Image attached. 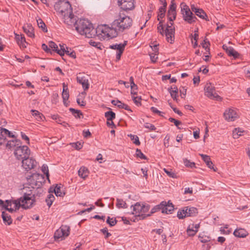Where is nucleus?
<instances>
[{
	"label": "nucleus",
	"mask_w": 250,
	"mask_h": 250,
	"mask_svg": "<svg viewBox=\"0 0 250 250\" xmlns=\"http://www.w3.org/2000/svg\"><path fill=\"white\" fill-rule=\"evenodd\" d=\"M37 24L39 28H42V29L44 32L47 31V29L46 27V25H45V23H44V22L41 19L39 18V19H37Z\"/></svg>",
	"instance_id": "40"
},
{
	"label": "nucleus",
	"mask_w": 250,
	"mask_h": 250,
	"mask_svg": "<svg viewBox=\"0 0 250 250\" xmlns=\"http://www.w3.org/2000/svg\"><path fill=\"white\" fill-rule=\"evenodd\" d=\"M200 155L202 157L203 160L206 163L207 166L210 169H212L214 171L215 169L214 168L212 162L210 161L209 157L207 155L200 154Z\"/></svg>",
	"instance_id": "23"
},
{
	"label": "nucleus",
	"mask_w": 250,
	"mask_h": 250,
	"mask_svg": "<svg viewBox=\"0 0 250 250\" xmlns=\"http://www.w3.org/2000/svg\"><path fill=\"white\" fill-rule=\"evenodd\" d=\"M60 50L58 51V54L60 56H63L65 53L71 58H75V52L72 50L70 48L66 47L64 44H60Z\"/></svg>",
	"instance_id": "14"
},
{
	"label": "nucleus",
	"mask_w": 250,
	"mask_h": 250,
	"mask_svg": "<svg viewBox=\"0 0 250 250\" xmlns=\"http://www.w3.org/2000/svg\"><path fill=\"white\" fill-rule=\"evenodd\" d=\"M167 6V2L165 1L164 5L161 6L159 9V12L158 14V20L159 21L160 19H162L165 16L166 12V7Z\"/></svg>",
	"instance_id": "30"
},
{
	"label": "nucleus",
	"mask_w": 250,
	"mask_h": 250,
	"mask_svg": "<svg viewBox=\"0 0 250 250\" xmlns=\"http://www.w3.org/2000/svg\"><path fill=\"white\" fill-rule=\"evenodd\" d=\"M188 210L189 216H194L197 214V209L193 207L188 206Z\"/></svg>",
	"instance_id": "38"
},
{
	"label": "nucleus",
	"mask_w": 250,
	"mask_h": 250,
	"mask_svg": "<svg viewBox=\"0 0 250 250\" xmlns=\"http://www.w3.org/2000/svg\"><path fill=\"white\" fill-rule=\"evenodd\" d=\"M187 89L183 87L180 89V92L181 94V97L182 98H185L186 95Z\"/></svg>",
	"instance_id": "61"
},
{
	"label": "nucleus",
	"mask_w": 250,
	"mask_h": 250,
	"mask_svg": "<svg viewBox=\"0 0 250 250\" xmlns=\"http://www.w3.org/2000/svg\"><path fill=\"white\" fill-rule=\"evenodd\" d=\"M129 81L130 83V86L131 88H132L133 87H136V89H137V86L134 83L133 78L132 77H130Z\"/></svg>",
	"instance_id": "62"
},
{
	"label": "nucleus",
	"mask_w": 250,
	"mask_h": 250,
	"mask_svg": "<svg viewBox=\"0 0 250 250\" xmlns=\"http://www.w3.org/2000/svg\"><path fill=\"white\" fill-rule=\"evenodd\" d=\"M116 207L118 208H127V204H126L125 202L124 201L123 199H117V203H116Z\"/></svg>",
	"instance_id": "36"
},
{
	"label": "nucleus",
	"mask_w": 250,
	"mask_h": 250,
	"mask_svg": "<svg viewBox=\"0 0 250 250\" xmlns=\"http://www.w3.org/2000/svg\"><path fill=\"white\" fill-rule=\"evenodd\" d=\"M134 0H118V3L125 10H130L134 8Z\"/></svg>",
	"instance_id": "16"
},
{
	"label": "nucleus",
	"mask_w": 250,
	"mask_h": 250,
	"mask_svg": "<svg viewBox=\"0 0 250 250\" xmlns=\"http://www.w3.org/2000/svg\"><path fill=\"white\" fill-rule=\"evenodd\" d=\"M77 81L78 83L82 85L84 90H85L89 88L88 80L85 79L84 77H77Z\"/></svg>",
	"instance_id": "25"
},
{
	"label": "nucleus",
	"mask_w": 250,
	"mask_h": 250,
	"mask_svg": "<svg viewBox=\"0 0 250 250\" xmlns=\"http://www.w3.org/2000/svg\"><path fill=\"white\" fill-rule=\"evenodd\" d=\"M227 53L229 56H232L234 59L238 58L240 56L239 53L235 51L232 47L229 48V50Z\"/></svg>",
	"instance_id": "35"
},
{
	"label": "nucleus",
	"mask_w": 250,
	"mask_h": 250,
	"mask_svg": "<svg viewBox=\"0 0 250 250\" xmlns=\"http://www.w3.org/2000/svg\"><path fill=\"white\" fill-rule=\"evenodd\" d=\"M104 116L107 121L113 120L115 118V113L111 111L106 112L104 114Z\"/></svg>",
	"instance_id": "41"
},
{
	"label": "nucleus",
	"mask_w": 250,
	"mask_h": 250,
	"mask_svg": "<svg viewBox=\"0 0 250 250\" xmlns=\"http://www.w3.org/2000/svg\"><path fill=\"white\" fill-rule=\"evenodd\" d=\"M205 95L211 99L219 101L221 97L216 93L214 86L211 83H207L205 87Z\"/></svg>",
	"instance_id": "10"
},
{
	"label": "nucleus",
	"mask_w": 250,
	"mask_h": 250,
	"mask_svg": "<svg viewBox=\"0 0 250 250\" xmlns=\"http://www.w3.org/2000/svg\"><path fill=\"white\" fill-rule=\"evenodd\" d=\"M228 229V225H226L225 228H220V231L221 232L225 234H228L230 232V230L227 229L226 230L225 229Z\"/></svg>",
	"instance_id": "59"
},
{
	"label": "nucleus",
	"mask_w": 250,
	"mask_h": 250,
	"mask_svg": "<svg viewBox=\"0 0 250 250\" xmlns=\"http://www.w3.org/2000/svg\"><path fill=\"white\" fill-rule=\"evenodd\" d=\"M184 163L187 167H195V163L194 162H191L187 159L184 160Z\"/></svg>",
	"instance_id": "52"
},
{
	"label": "nucleus",
	"mask_w": 250,
	"mask_h": 250,
	"mask_svg": "<svg viewBox=\"0 0 250 250\" xmlns=\"http://www.w3.org/2000/svg\"><path fill=\"white\" fill-rule=\"evenodd\" d=\"M69 227L66 225L62 226L59 229L57 230L54 234L55 239H61L62 240L69 234Z\"/></svg>",
	"instance_id": "11"
},
{
	"label": "nucleus",
	"mask_w": 250,
	"mask_h": 250,
	"mask_svg": "<svg viewBox=\"0 0 250 250\" xmlns=\"http://www.w3.org/2000/svg\"><path fill=\"white\" fill-rule=\"evenodd\" d=\"M181 12L184 20L188 23H192L196 21L197 19L196 17L193 15L188 6L184 5L181 9Z\"/></svg>",
	"instance_id": "9"
},
{
	"label": "nucleus",
	"mask_w": 250,
	"mask_h": 250,
	"mask_svg": "<svg viewBox=\"0 0 250 250\" xmlns=\"http://www.w3.org/2000/svg\"><path fill=\"white\" fill-rule=\"evenodd\" d=\"M159 207H161L162 212L163 213L171 214L174 209L172 204L169 202H162Z\"/></svg>",
	"instance_id": "17"
},
{
	"label": "nucleus",
	"mask_w": 250,
	"mask_h": 250,
	"mask_svg": "<svg viewBox=\"0 0 250 250\" xmlns=\"http://www.w3.org/2000/svg\"><path fill=\"white\" fill-rule=\"evenodd\" d=\"M168 91L170 94L172 98L175 100L177 101V95L178 91V89L177 87L174 86L173 88L168 89Z\"/></svg>",
	"instance_id": "34"
},
{
	"label": "nucleus",
	"mask_w": 250,
	"mask_h": 250,
	"mask_svg": "<svg viewBox=\"0 0 250 250\" xmlns=\"http://www.w3.org/2000/svg\"><path fill=\"white\" fill-rule=\"evenodd\" d=\"M1 135H7L9 137H14V135H12V133L7 129L3 128H0Z\"/></svg>",
	"instance_id": "45"
},
{
	"label": "nucleus",
	"mask_w": 250,
	"mask_h": 250,
	"mask_svg": "<svg viewBox=\"0 0 250 250\" xmlns=\"http://www.w3.org/2000/svg\"><path fill=\"white\" fill-rule=\"evenodd\" d=\"M55 9L66 24L72 26L76 23V17L73 14L71 5L68 1H59L55 4Z\"/></svg>",
	"instance_id": "3"
},
{
	"label": "nucleus",
	"mask_w": 250,
	"mask_h": 250,
	"mask_svg": "<svg viewBox=\"0 0 250 250\" xmlns=\"http://www.w3.org/2000/svg\"><path fill=\"white\" fill-rule=\"evenodd\" d=\"M20 143V141H18L16 139H12L10 140L7 141V143L6 144V147L7 148L11 149L14 147H15L16 145H19V143Z\"/></svg>",
	"instance_id": "29"
},
{
	"label": "nucleus",
	"mask_w": 250,
	"mask_h": 250,
	"mask_svg": "<svg viewBox=\"0 0 250 250\" xmlns=\"http://www.w3.org/2000/svg\"><path fill=\"white\" fill-rule=\"evenodd\" d=\"M156 55V54H151L150 55V59L153 62H156L158 59V57Z\"/></svg>",
	"instance_id": "64"
},
{
	"label": "nucleus",
	"mask_w": 250,
	"mask_h": 250,
	"mask_svg": "<svg viewBox=\"0 0 250 250\" xmlns=\"http://www.w3.org/2000/svg\"><path fill=\"white\" fill-rule=\"evenodd\" d=\"M132 98L136 105H141V98L140 97H135V95H133L132 96Z\"/></svg>",
	"instance_id": "51"
},
{
	"label": "nucleus",
	"mask_w": 250,
	"mask_h": 250,
	"mask_svg": "<svg viewBox=\"0 0 250 250\" xmlns=\"http://www.w3.org/2000/svg\"><path fill=\"white\" fill-rule=\"evenodd\" d=\"M42 170L43 172V173L46 175L47 178L48 179L49 172L47 166L46 165H43L42 167Z\"/></svg>",
	"instance_id": "54"
},
{
	"label": "nucleus",
	"mask_w": 250,
	"mask_h": 250,
	"mask_svg": "<svg viewBox=\"0 0 250 250\" xmlns=\"http://www.w3.org/2000/svg\"><path fill=\"white\" fill-rule=\"evenodd\" d=\"M15 39L17 41L18 44L21 47L25 48L27 44L25 37L22 35L15 34Z\"/></svg>",
	"instance_id": "20"
},
{
	"label": "nucleus",
	"mask_w": 250,
	"mask_h": 250,
	"mask_svg": "<svg viewBox=\"0 0 250 250\" xmlns=\"http://www.w3.org/2000/svg\"><path fill=\"white\" fill-rule=\"evenodd\" d=\"M224 116L229 122L234 121L239 117L236 110L232 108L227 109L224 113Z\"/></svg>",
	"instance_id": "13"
},
{
	"label": "nucleus",
	"mask_w": 250,
	"mask_h": 250,
	"mask_svg": "<svg viewBox=\"0 0 250 250\" xmlns=\"http://www.w3.org/2000/svg\"><path fill=\"white\" fill-rule=\"evenodd\" d=\"M36 164V161L32 158H29V156L22 160V166L26 170L34 168Z\"/></svg>",
	"instance_id": "15"
},
{
	"label": "nucleus",
	"mask_w": 250,
	"mask_h": 250,
	"mask_svg": "<svg viewBox=\"0 0 250 250\" xmlns=\"http://www.w3.org/2000/svg\"><path fill=\"white\" fill-rule=\"evenodd\" d=\"M176 5L175 3L174 2V0H172L171 1V3H170L168 10L173 11H176Z\"/></svg>",
	"instance_id": "58"
},
{
	"label": "nucleus",
	"mask_w": 250,
	"mask_h": 250,
	"mask_svg": "<svg viewBox=\"0 0 250 250\" xmlns=\"http://www.w3.org/2000/svg\"><path fill=\"white\" fill-rule=\"evenodd\" d=\"M2 218L3 222L7 224L8 225H10L12 222V220L10 215H9L7 213L4 211H2Z\"/></svg>",
	"instance_id": "32"
},
{
	"label": "nucleus",
	"mask_w": 250,
	"mask_h": 250,
	"mask_svg": "<svg viewBox=\"0 0 250 250\" xmlns=\"http://www.w3.org/2000/svg\"><path fill=\"white\" fill-rule=\"evenodd\" d=\"M111 103L115 105H117L119 108L125 109L126 110L131 111V109L129 106L127 104L122 103L121 101L119 100H112Z\"/></svg>",
	"instance_id": "26"
},
{
	"label": "nucleus",
	"mask_w": 250,
	"mask_h": 250,
	"mask_svg": "<svg viewBox=\"0 0 250 250\" xmlns=\"http://www.w3.org/2000/svg\"><path fill=\"white\" fill-rule=\"evenodd\" d=\"M136 155L138 157H139L142 159H144V160L146 159V156L142 152V151H141L140 149H139L138 148L136 149Z\"/></svg>",
	"instance_id": "50"
},
{
	"label": "nucleus",
	"mask_w": 250,
	"mask_h": 250,
	"mask_svg": "<svg viewBox=\"0 0 250 250\" xmlns=\"http://www.w3.org/2000/svg\"><path fill=\"white\" fill-rule=\"evenodd\" d=\"M188 207H185L181 209H180L177 212V217L179 219H183L185 217H188Z\"/></svg>",
	"instance_id": "24"
},
{
	"label": "nucleus",
	"mask_w": 250,
	"mask_h": 250,
	"mask_svg": "<svg viewBox=\"0 0 250 250\" xmlns=\"http://www.w3.org/2000/svg\"><path fill=\"white\" fill-rule=\"evenodd\" d=\"M176 11L168 10L167 18L169 21H173L176 18Z\"/></svg>",
	"instance_id": "42"
},
{
	"label": "nucleus",
	"mask_w": 250,
	"mask_h": 250,
	"mask_svg": "<svg viewBox=\"0 0 250 250\" xmlns=\"http://www.w3.org/2000/svg\"><path fill=\"white\" fill-rule=\"evenodd\" d=\"M31 111L32 112V115L36 118L37 121H43L44 119V117L43 116V115L38 111L32 109Z\"/></svg>",
	"instance_id": "31"
},
{
	"label": "nucleus",
	"mask_w": 250,
	"mask_h": 250,
	"mask_svg": "<svg viewBox=\"0 0 250 250\" xmlns=\"http://www.w3.org/2000/svg\"><path fill=\"white\" fill-rule=\"evenodd\" d=\"M89 43L90 45L98 49H101L103 47V45L100 42H95L93 40H90L89 42Z\"/></svg>",
	"instance_id": "43"
},
{
	"label": "nucleus",
	"mask_w": 250,
	"mask_h": 250,
	"mask_svg": "<svg viewBox=\"0 0 250 250\" xmlns=\"http://www.w3.org/2000/svg\"><path fill=\"white\" fill-rule=\"evenodd\" d=\"M173 23L170 22V25H168L165 31L164 30V27L161 21H160L157 27L158 32L161 34H165L166 39L167 42L172 43L174 41V28L172 27Z\"/></svg>",
	"instance_id": "5"
},
{
	"label": "nucleus",
	"mask_w": 250,
	"mask_h": 250,
	"mask_svg": "<svg viewBox=\"0 0 250 250\" xmlns=\"http://www.w3.org/2000/svg\"><path fill=\"white\" fill-rule=\"evenodd\" d=\"M28 180L31 187L34 189L38 188L41 186L42 182L44 180V177L42 174L34 173Z\"/></svg>",
	"instance_id": "7"
},
{
	"label": "nucleus",
	"mask_w": 250,
	"mask_h": 250,
	"mask_svg": "<svg viewBox=\"0 0 250 250\" xmlns=\"http://www.w3.org/2000/svg\"><path fill=\"white\" fill-rule=\"evenodd\" d=\"M116 220L115 219L113 218H110L108 217L107 219L106 220V223L108 224L110 226H113L116 224Z\"/></svg>",
	"instance_id": "53"
},
{
	"label": "nucleus",
	"mask_w": 250,
	"mask_h": 250,
	"mask_svg": "<svg viewBox=\"0 0 250 250\" xmlns=\"http://www.w3.org/2000/svg\"><path fill=\"white\" fill-rule=\"evenodd\" d=\"M101 230L104 234H105V238H107L111 235V234L108 232L107 229L106 228L102 229Z\"/></svg>",
	"instance_id": "60"
},
{
	"label": "nucleus",
	"mask_w": 250,
	"mask_h": 250,
	"mask_svg": "<svg viewBox=\"0 0 250 250\" xmlns=\"http://www.w3.org/2000/svg\"><path fill=\"white\" fill-rule=\"evenodd\" d=\"M54 200L55 197L53 194L49 193L45 199V202L49 207L52 205Z\"/></svg>",
	"instance_id": "37"
},
{
	"label": "nucleus",
	"mask_w": 250,
	"mask_h": 250,
	"mask_svg": "<svg viewBox=\"0 0 250 250\" xmlns=\"http://www.w3.org/2000/svg\"><path fill=\"white\" fill-rule=\"evenodd\" d=\"M77 103L81 106H84L85 105V102L79 98L77 99Z\"/></svg>",
	"instance_id": "63"
},
{
	"label": "nucleus",
	"mask_w": 250,
	"mask_h": 250,
	"mask_svg": "<svg viewBox=\"0 0 250 250\" xmlns=\"http://www.w3.org/2000/svg\"><path fill=\"white\" fill-rule=\"evenodd\" d=\"M199 226V224L189 225L187 229L188 235L190 236H194L198 231Z\"/></svg>",
	"instance_id": "18"
},
{
	"label": "nucleus",
	"mask_w": 250,
	"mask_h": 250,
	"mask_svg": "<svg viewBox=\"0 0 250 250\" xmlns=\"http://www.w3.org/2000/svg\"><path fill=\"white\" fill-rule=\"evenodd\" d=\"M164 171L167 174V175L171 178H175L176 175L171 169H164Z\"/></svg>",
	"instance_id": "49"
},
{
	"label": "nucleus",
	"mask_w": 250,
	"mask_h": 250,
	"mask_svg": "<svg viewBox=\"0 0 250 250\" xmlns=\"http://www.w3.org/2000/svg\"><path fill=\"white\" fill-rule=\"evenodd\" d=\"M233 234L237 237L244 238L248 235V232L245 229H238L234 231Z\"/></svg>",
	"instance_id": "22"
},
{
	"label": "nucleus",
	"mask_w": 250,
	"mask_h": 250,
	"mask_svg": "<svg viewBox=\"0 0 250 250\" xmlns=\"http://www.w3.org/2000/svg\"><path fill=\"white\" fill-rule=\"evenodd\" d=\"M128 136L130 137L131 140L133 141V143L135 144L136 145H139L140 144L139 138L137 136L132 134H130Z\"/></svg>",
	"instance_id": "48"
},
{
	"label": "nucleus",
	"mask_w": 250,
	"mask_h": 250,
	"mask_svg": "<svg viewBox=\"0 0 250 250\" xmlns=\"http://www.w3.org/2000/svg\"><path fill=\"white\" fill-rule=\"evenodd\" d=\"M49 48H51L53 51H56L58 54V51L60 50L58 45L53 42H49Z\"/></svg>",
	"instance_id": "46"
},
{
	"label": "nucleus",
	"mask_w": 250,
	"mask_h": 250,
	"mask_svg": "<svg viewBox=\"0 0 250 250\" xmlns=\"http://www.w3.org/2000/svg\"><path fill=\"white\" fill-rule=\"evenodd\" d=\"M169 121L170 122L173 123L174 125L177 127V128L179 129H184L183 127L179 126V125H181L182 123L181 122L176 120V119L173 118H169Z\"/></svg>",
	"instance_id": "47"
},
{
	"label": "nucleus",
	"mask_w": 250,
	"mask_h": 250,
	"mask_svg": "<svg viewBox=\"0 0 250 250\" xmlns=\"http://www.w3.org/2000/svg\"><path fill=\"white\" fill-rule=\"evenodd\" d=\"M191 9L197 16L203 19H205V17L207 16L206 13L202 9L196 7L194 5L191 6Z\"/></svg>",
	"instance_id": "21"
},
{
	"label": "nucleus",
	"mask_w": 250,
	"mask_h": 250,
	"mask_svg": "<svg viewBox=\"0 0 250 250\" xmlns=\"http://www.w3.org/2000/svg\"><path fill=\"white\" fill-rule=\"evenodd\" d=\"M73 147L77 150H80L82 148L83 144L80 142H77L73 145Z\"/></svg>",
	"instance_id": "57"
},
{
	"label": "nucleus",
	"mask_w": 250,
	"mask_h": 250,
	"mask_svg": "<svg viewBox=\"0 0 250 250\" xmlns=\"http://www.w3.org/2000/svg\"><path fill=\"white\" fill-rule=\"evenodd\" d=\"M132 21L128 16L120 15L112 22L111 27L107 25L98 26L99 38L103 40H109L116 37L118 32H123L132 25Z\"/></svg>",
	"instance_id": "1"
},
{
	"label": "nucleus",
	"mask_w": 250,
	"mask_h": 250,
	"mask_svg": "<svg viewBox=\"0 0 250 250\" xmlns=\"http://www.w3.org/2000/svg\"><path fill=\"white\" fill-rule=\"evenodd\" d=\"M74 25L75 26L76 30L78 32L82 35L85 36L86 38H91L95 35L96 33L99 37L98 33V27L96 30L93 27L92 23L87 20L83 19H80L78 21H76V22Z\"/></svg>",
	"instance_id": "4"
},
{
	"label": "nucleus",
	"mask_w": 250,
	"mask_h": 250,
	"mask_svg": "<svg viewBox=\"0 0 250 250\" xmlns=\"http://www.w3.org/2000/svg\"><path fill=\"white\" fill-rule=\"evenodd\" d=\"M69 93L67 91V87L64 83H63V90L62 92V97L63 99V102L64 104H66V101L69 98Z\"/></svg>",
	"instance_id": "28"
},
{
	"label": "nucleus",
	"mask_w": 250,
	"mask_h": 250,
	"mask_svg": "<svg viewBox=\"0 0 250 250\" xmlns=\"http://www.w3.org/2000/svg\"><path fill=\"white\" fill-rule=\"evenodd\" d=\"M54 192L57 196L62 197L64 194L62 190L61 186L57 185L53 189Z\"/></svg>",
	"instance_id": "39"
},
{
	"label": "nucleus",
	"mask_w": 250,
	"mask_h": 250,
	"mask_svg": "<svg viewBox=\"0 0 250 250\" xmlns=\"http://www.w3.org/2000/svg\"><path fill=\"white\" fill-rule=\"evenodd\" d=\"M69 110L71 112L72 114L76 118H80L81 116H82V114L81 111L79 110H76L72 108H70Z\"/></svg>",
	"instance_id": "44"
},
{
	"label": "nucleus",
	"mask_w": 250,
	"mask_h": 250,
	"mask_svg": "<svg viewBox=\"0 0 250 250\" xmlns=\"http://www.w3.org/2000/svg\"><path fill=\"white\" fill-rule=\"evenodd\" d=\"M30 150L26 146H17L14 151V154L18 160H23L30 155Z\"/></svg>",
	"instance_id": "8"
},
{
	"label": "nucleus",
	"mask_w": 250,
	"mask_h": 250,
	"mask_svg": "<svg viewBox=\"0 0 250 250\" xmlns=\"http://www.w3.org/2000/svg\"><path fill=\"white\" fill-rule=\"evenodd\" d=\"M24 190H26L24 188ZM35 202V194L33 193V189H26L25 192H23L22 197L16 200H6L5 209L10 212L19 209L20 207L23 208L27 209L31 207Z\"/></svg>",
	"instance_id": "2"
},
{
	"label": "nucleus",
	"mask_w": 250,
	"mask_h": 250,
	"mask_svg": "<svg viewBox=\"0 0 250 250\" xmlns=\"http://www.w3.org/2000/svg\"><path fill=\"white\" fill-rule=\"evenodd\" d=\"M244 130L240 128H235L232 131V136L233 138L237 139L240 136L243 135Z\"/></svg>",
	"instance_id": "33"
},
{
	"label": "nucleus",
	"mask_w": 250,
	"mask_h": 250,
	"mask_svg": "<svg viewBox=\"0 0 250 250\" xmlns=\"http://www.w3.org/2000/svg\"><path fill=\"white\" fill-rule=\"evenodd\" d=\"M127 44V41H125L123 43L119 44H113L109 46V48L112 49L116 50V58L117 60L121 59V55L125 50V46Z\"/></svg>",
	"instance_id": "12"
},
{
	"label": "nucleus",
	"mask_w": 250,
	"mask_h": 250,
	"mask_svg": "<svg viewBox=\"0 0 250 250\" xmlns=\"http://www.w3.org/2000/svg\"><path fill=\"white\" fill-rule=\"evenodd\" d=\"M144 126L145 128H148L150 130H155L156 129V127L154 125L148 123H145L144 125Z\"/></svg>",
	"instance_id": "56"
},
{
	"label": "nucleus",
	"mask_w": 250,
	"mask_h": 250,
	"mask_svg": "<svg viewBox=\"0 0 250 250\" xmlns=\"http://www.w3.org/2000/svg\"><path fill=\"white\" fill-rule=\"evenodd\" d=\"M24 32L29 37L34 38L35 36L34 28L30 24H27L23 26Z\"/></svg>",
	"instance_id": "19"
},
{
	"label": "nucleus",
	"mask_w": 250,
	"mask_h": 250,
	"mask_svg": "<svg viewBox=\"0 0 250 250\" xmlns=\"http://www.w3.org/2000/svg\"><path fill=\"white\" fill-rule=\"evenodd\" d=\"M132 214L136 216L142 217L143 219L146 217L145 214L149 209V206L143 203L137 202L134 206H131Z\"/></svg>",
	"instance_id": "6"
},
{
	"label": "nucleus",
	"mask_w": 250,
	"mask_h": 250,
	"mask_svg": "<svg viewBox=\"0 0 250 250\" xmlns=\"http://www.w3.org/2000/svg\"><path fill=\"white\" fill-rule=\"evenodd\" d=\"M209 45V42L207 41V40H204L203 42L202 43V46L203 48H205V49L207 51H209V48L208 47V45Z\"/></svg>",
	"instance_id": "55"
},
{
	"label": "nucleus",
	"mask_w": 250,
	"mask_h": 250,
	"mask_svg": "<svg viewBox=\"0 0 250 250\" xmlns=\"http://www.w3.org/2000/svg\"><path fill=\"white\" fill-rule=\"evenodd\" d=\"M89 172L87 168L84 167H82L78 171V175L80 177L83 179H85L88 175Z\"/></svg>",
	"instance_id": "27"
}]
</instances>
